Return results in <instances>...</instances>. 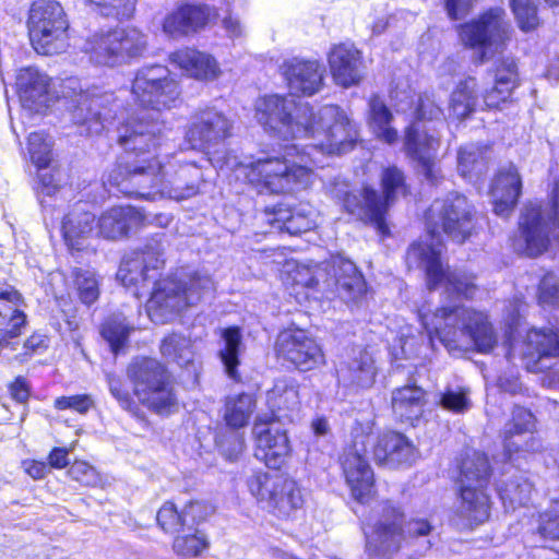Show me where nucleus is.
Instances as JSON below:
<instances>
[{"instance_id":"obj_63","label":"nucleus","mask_w":559,"mask_h":559,"mask_svg":"<svg viewBox=\"0 0 559 559\" xmlns=\"http://www.w3.org/2000/svg\"><path fill=\"white\" fill-rule=\"evenodd\" d=\"M181 7L169 13L163 23V31L170 37L177 38L194 33L192 24L187 20Z\"/></svg>"},{"instance_id":"obj_58","label":"nucleus","mask_w":559,"mask_h":559,"mask_svg":"<svg viewBox=\"0 0 559 559\" xmlns=\"http://www.w3.org/2000/svg\"><path fill=\"white\" fill-rule=\"evenodd\" d=\"M355 142H320L319 144H311L308 146L307 155L309 156L311 163L319 167H324L323 160L320 156L325 155H342L347 150H353Z\"/></svg>"},{"instance_id":"obj_51","label":"nucleus","mask_w":559,"mask_h":559,"mask_svg":"<svg viewBox=\"0 0 559 559\" xmlns=\"http://www.w3.org/2000/svg\"><path fill=\"white\" fill-rule=\"evenodd\" d=\"M510 8L522 32H534L542 25L535 0H510Z\"/></svg>"},{"instance_id":"obj_25","label":"nucleus","mask_w":559,"mask_h":559,"mask_svg":"<svg viewBox=\"0 0 559 559\" xmlns=\"http://www.w3.org/2000/svg\"><path fill=\"white\" fill-rule=\"evenodd\" d=\"M373 456L379 465L396 468L411 465L416 459V450L404 435L390 431L379 436Z\"/></svg>"},{"instance_id":"obj_4","label":"nucleus","mask_w":559,"mask_h":559,"mask_svg":"<svg viewBox=\"0 0 559 559\" xmlns=\"http://www.w3.org/2000/svg\"><path fill=\"white\" fill-rule=\"evenodd\" d=\"M214 290L212 277L198 271L181 274L179 277L164 278L153 288L146 304V312L154 323L164 324L187 307L212 298Z\"/></svg>"},{"instance_id":"obj_38","label":"nucleus","mask_w":559,"mask_h":559,"mask_svg":"<svg viewBox=\"0 0 559 559\" xmlns=\"http://www.w3.org/2000/svg\"><path fill=\"white\" fill-rule=\"evenodd\" d=\"M425 391L415 384H407L393 390L391 406L394 415L402 421L418 419L426 403Z\"/></svg>"},{"instance_id":"obj_20","label":"nucleus","mask_w":559,"mask_h":559,"mask_svg":"<svg viewBox=\"0 0 559 559\" xmlns=\"http://www.w3.org/2000/svg\"><path fill=\"white\" fill-rule=\"evenodd\" d=\"M76 106L69 114L71 126H64L70 129L64 133L68 138H90L100 136L104 130L102 112L98 110L103 103V97L80 94Z\"/></svg>"},{"instance_id":"obj_60","label":"nucleus","mask_w":559,"mask_h":559,"mask_svg":"<svg viewBox=\"0 0 559 559\" xmlns=\"http://www.w3.org/2000/svg\"><path fill=\"white\" fill-rule=\"evenodd\" d=\"M31 163L41 171L48 168L55 160V154L50 142H27L25 148Z\"/></svg>"},{"instance_id":"obj_49","label":"nucleus","mask_w":559,"mask_h":559,"mask_svg":"<svg viewBox=\"0 0 559 559\" xmlns=\"http://www.w3.org/2000/svg\"><path fill=\"white\" fill-rule=\"evenodd\" d=\"M284 476L266 472H254L248 479V487L252 496L270 507L281 487Z\"/></svg>"},{"instance_id":"obj_9","label":"nucleus","mask_w":559,"mask_h":559,"mask_svg":"<svg viewBox=\"0 0 559 559\" xmlns=\"http://www.w3.org/2000/svg\"><path fill=\"white\" fill-rule=\"evenodd\" d=\"M134 393L143 405L164 415L177 408V397L165 367L153 358H135L128 367Z\"/></svg>"},{"instance_id":"obj_64","label":"nucleus","mask_w":559,"mask_h":559,"mask_svg":"<svg viewBox=\"0 0 559 559\" xmlns=\"http://www.w3.org/2000/svg\"><path fill=\"white\" fill-rule=\"evenodd\" d=\"M538 532L545 538L559 539V502L540 514Z\"/></svg>"},{"instance_id":"obj_8","label":"nucleus","mask_w":559,"mask_h":559,"mask_svg":"<svg viewBox=\"0 0 559 559\" xmlns=\"http://www.w3.org/2000/svg\"><path fill=\"white\" fill-rule=\"evenodd\" d=\"M147 48V37L138 28H114L92 34L83 50L92 63L117 67L142 56Z\"/></svg>"},{"instance_id":"obj_21","label":"nucleus","mask_w":559,"mask_h":559,"mask_svg":"<svg viewBox=\"0 0 559 559\" xmlns=\"http://www.w3.org/2000/svg\"><path fill=\"white\" fill-rule=\"evenodd\" d=\"M328 61L333 80L337 85L349 87L358 84L364 76L361 52L353 44H338L331 48Z\"/></svg>"},{"instance_id":"obj_61","label":"nucleus","mask_w":559,"mask_h":559,"mask_svg":"<svg viewBox=\"0 0 559 559\" xmlns=\"http://www.w3.org/2000/svg\"><path fill=\"white\" fill-rule=\"evenodd\" d=\"M100 9L102 14L118 19L130 17L135 9V0H86Z\"/></svg>"},{"instance_id":"obj_34","label":"nucleus","mask_w":559,"mask_h":559,"mask_svg":"<svg viewBox=\"0 0 559 559\" xmlns=\"http://www.w3.org/2000/svg\"><path fill=\"white\" fill-rule=\"evenodd\" d=\"M519 84L520 78L515 60L512 58L497 60L491 82V109L510 103L513 91Z\"/></svg>"},{"instance_id":"obj_1","label":"nucleus","mask_w":559,"mask_h":559,"mask_svg":"<svg viewBox=\"0 0 559 559\" xmlns=\"http://www.w3.org/2000/svg\"><path fill=\"white\" fill-rule=\"evenodd\" d=\"M473 215L467 199L460 194H450L443 200H436L427 212V228L431 243H413L406 252L408 267L424 269L430 290L443 285L450 294L466 299L473 298L476 285L466 276L445 271L441 262L442 245L433 243L441 231L457 243H463L471 236Z\"/></svg>"},{"instance_id":"obj_35","label":"nucleus","mask_w":559,"mask_h":559,"mask_svg":"<svg viewBox=\"0 0 559 559\" xmlns=\"http://www.w3.org/2000/svg\"><path fill=\"white\" fill-rule=\"evenodd\" d=\"M266 213L274 217L270 222L281 230L290 235H298L312 229L316 226L314 211L308 204L297 207H285L283 204L266 209Z\"/></svg>"},{"instance_id":"obj_56","label":"nucleus","mask_w":559,"mask_h":559,"mask_svg":"<svg viewBox=\"0 0 559 559\" xmlns=\"http://www.w3.org/2000/svg\"><path fill=\"white\" fill-rule=\"evenodd\" d=\"M163 126L158 121L147 120L143 115L141 118H131L123 126V133L117 140H133L138 136L157 138L162 136Z\"/></svg>"},{"instance_id":"obj_29","label":"nucleus","mask_w":559,"mask_h":559,"mask_svg":"<svg viewBox=\"0 0 559 559\" xmlns=\"http://www.w3.org/2000/svg\"><path fill=\"white\" fill-rule=\"evenodd\" d=\"M233 135L229 119L222 112L207 108L192 116L186 140H225Z\"/></svg>"},{"instance_id":"obj_32","label":"nucleus","mask_w":559,"mask_h":559,"mask_svg":"<svg viewBox=\"0 0 559 559\" xmlns=\"http://www.w3.org/2000/svg\"><path fill=\"white\" fill-rule=\"evenodd\" d=\"M170 60L187 75L201 81H213L221 74L217 61L209 53L195 49H181L170 55Z\"/></svg>"},{"instance_id":"obj_33","label":"nucleus","mask_w":559,"mask_h":559,"mask_svg":"<svg viewBox=\"0 0 559 559\" xmlns=\"http://www.w3.org/2000/svg\"><path fill=\"white\" fill-rule=\"evenodd\" d=\"M266 401L272 415H264V418L276 421L290 419L289 413L296 411L300 404L297 382L286 378L276 380L267 392Z\"/></svg>"},{"instance_id":"obj_30","label":"nucleus","mask_w":559,"mask_h":559,"mask_svg":"<svg viewBox=\"0 0 559 559\" xmlns=\"http://www.w3.org/2000/svg\"><path fill=\"white\" fill-rule=\"evenodd\" d=\"M441 116L442 111L435 100L427 94L420 95L415 110L404 126V140H436L435 124Z\"/></svg>"},{"instance_id":"obj_24","label":"nucleus","mask_w":559,"mask_h":559,"mask_svg":"<svg viewBox=\"0 0 559 559\" xmlns=\"http://www.w3.org/2000/svg\"><path fill=\"white\" fill-rule=\"evenodd\" d=\"M292 94L313 95L322 84L323 70L317 61L293 58L281 67Z\"/></svg>"},{"instance_id":"obj_44","label":"nucleus","mask_w":559,"mask_h":559,"mask_svg":"<svg viewBox=\"0 0 559 559\" xmlns=\"http://www.w3.org/2000/svg\"><path fill=\"white\" fill-rule=\"evenodd\" d=\"M533 492L532 484L522 475L514 476L498 487L499 497L507 510L526 506Z\"/></svg>"},{"instance_id":"obj_16","label":"nucleus","mask_w":559,"mask_h":559,"mask_svg":"<svg viewBox=\"0 0 559 559\" xmlns=\"http://www.w3.org/2000/svg\"><path fill=\"white\" fill-rule=\"evenodd\" d=\"M352 443L347 445L341 456V465L355 499L361 501L367 497L373 486V472L367 460V443H370V433L360 429L352 432Z\"/></svg>"},{"instance_id":"obj_45","label":"nucleus","mask_w":559,"mask_h":559,"mask_svg":"<svg viewBox=\"0 0 559 559\" xmlns=\"http://www.w3.org/2000/svg\"><path fill=\"white\" fill-rule=\"evenodd\" d=\"M487 162L481 152L473 144L462 146L457 153V169L462 177L477 182L487 171Z\"/></svg>"},{"instance_id":"obj_36","label":"nucleus","mask_w":559,"mask_h":559,"mask_svg":"<svg viewBox=\"0 0 559 559\" xmlns=\"http://www.w3.org/2000/svg\"><path fill=\"white\" fill-rule=\"evenodd\" d=\"M86 203H78L63 218L62 233L67 245L80 250L82 241L95 230V215L86 210Z\"/></svg>"},{"instance_id":"obj_17","label":"nucleus","mask_w":559,"mask_h":559,"mask_svg":"<svg viewBox=\"0 0 559 559\" xmlns=\"http://www.w3.org/2000/svg\"><path fill=\"white\" fill-rule=\"evenodd\" d=\"M277 357L300 371H309L324 364V354L314 338L300 329L282 331L275 343Z\"/></svg>"},{"instance_id":"obj_62","label":"nucleus","mask_w":559,"mask_h":559,"mask_svg":"<svg viewBox=\"0 0 559 559\" xmlns=\"http://www.w3.org/2000/svg\"><path fill=\"white\" fill-rule=\"evenodd\" d=\"M181 7L169 13L163 23V31L170 37L177 38L194 33L192 24L187 20Z\"/></svg>"},{"instance_id":"obj_53","label":"nucleus","mask_w":559,"mask_h":559,"mask_svg":"<svg viewBox=\"0 0 559 559\" xmlns=\"http://www.w3.org/2000/svg\"><path fill=\"white\" fill-rule=\"evenodd\" d=\"M513 28L501 8H491V55L501 52L511 39Z\"/></svg>"},{"instance_id":"obj_31","label":"nucleus","mask_w":559,"mask_h":559,"mask_svg":"<svg viewBox=\"0 0 559 559\" xmlns=\"http://www.w3.org/2000/svg\"><path fill=\"white\" fill-rule=\"evenodd\" d=\"M144 216L133 206H114L104 212L97 222V234L106 239H119L140 227Z\"/></svg>"},{"instance_id":"obj_40","label":"nucleus","mask_w":559,"mask_h":559,"mask_svg":"<svg viewBox=\"0 0 559 559\" xmlns=\"http://www.w3.org/2000/svg\"><path fill=\"white\" fill-rule=\"evenodd\" d=\"M221 337L222 342L218 349V356L224 366L225 372L230 379L239 381V355L245 348V345L242 344L241 331L237 326L222 329Z\"/></svg>"},{"instance_id":"obj_55","label":"nucleus","mask_w":559,"mask_h":559,"mask_svg":"<svg viewBox=\"0 0 559 559\" xmlns=\"http://www.w3.org/2000/svg\"><path fill=\"white\" fill-rule=\"evenodd\" d=\"M429 143L405 142L404 150L414 160L418 162L425 178L433 183L437 180L436 163Z\"/></svg>"},{"instance_id":"obj_27","label":"nucleus","mask_w":559,"mask_h":559,"mask_svg":"<svg viewBox=\"0 0 559 559\" xmlns=\"http://www.w3.org/2000/svg\"><path fill=\"white\" fill-rule=\"evenodd\" d=\"M522 180L513 165L499 169L491 183V204L499 216H509L521 194Z\"/></svg>"},{"instance_id":"obj_7","label":"nucleus","mask_w":559,"mask_h":559,"mask_svg":"<svg viewBox=\"0 0 559 559\" xmlns=\"http://www.w3.org/2000/svg\"><path fill=\"white\" fill-rule=\"evenodd\" d=\"M549 198L551 205L538 202L525 204L520 222V235L514 240V249L527 257H537L547 250L551 239L558 237L559 229V177L555 178Z\"/></svg>"},{"instance_id":"obj_50","label":"nucleus","mask_w":559,"mask_h":559,"mask_svg":"<svg viewBox=\"0 0 559 559\" xmlns=\"http://www.w3.org/2000/svg\"><path fill=\"white\" fill-rule=\"evenodd\" d=\"M131 325L122 314H112L102 325V336L106 340L111 350L117 354L128 341Z\"/></svg>"},{"instance_id":"obj_43","label":"nucleus","mask_w":559,"mask_h":559,"mask_svg":"<svg viewBox=\"0 0 559 559\" xmlns=\"http://www.w3.org/2000/svg\"><path fill=\"white\" fill-rule=\"evenodd\" d=\"M534 428L535 419L533 414L524 407H514L512 419L504 428V448L509 455L520 451V444L516 441H512V439L526 432L532 433Z\"/></svg>"},{"instance_id":"obj_42","label":"nucleus","mask_w":559,"mask_h":559,"mask_svg":"<svg viewBox=\"0 0 559 559\" xmlns=\"http://www.w3.org/2000/svg\"><path fill=\"white\" fill-rule=\"evenodd\" d=\"M255 407L257 401L253 394L240 393L228 396L225 402L224 412L227 427L240 429L247 426Z\"/></svg>"},{"instance_id":"obj_41","label":"nucleus","mask_w":559,"mask_h":559,"mask_svg":"<svg viewBox=\"0 0 559 559\" xmlns=\"http://www.w3.org/2000/svg\"><path fill=\"white\" fill-rule=\"evenodd\" d=\"M369 126L379 140H396L399 118L393 117L379 96L369 100Z\"/></svg>"},{"instance_id":"obj_37","label":"nucleus","mask_w":559,"mask_h":559,"mask_svg":"<svg viewBox=\"0 0 559 559\" xmlns=\"http://www.w3.org/2000/svg\"><path fill=\"white\" fill-rule=\"evenodd\" d=\"M319 128H325L326 135L335 140H357L358 136L356 123L337 106H325L320 110L319 120L314 117L313 136Z\"/></svg>"},{"instance_id":"obj_23","label":"nucleus","mask_w":559,"mask_h":559,"mask_svg":"<svg viewBox=\"0 0 559 559\" xmlns=\"http://www.w3.org/2000/svg\"><path fill=\"white\" fill-rule=\"evenodd\" d=\"M336 374L338 383L344 386L370 388L377 374L373 357L364 348H353L338 364Z\"/></svg>"},{"instance_id":"obj_18","label":"nucleus","mask_w":559,"mask_h":559,"mask_svg":"<svg viewBox=\"0 0 559 559\" xmlns=\"http://www.w3.org/2000/svg\"><path fill=\"white\" fill-rule=\"evenodd\" d=\"M252 433L257 445L255 457L270 468H280L290 452L288 437L280 421L258 416Z\"/></svg>"},{"instance_id":"obj_19","label":"nucleus","mask_w":559,"mask_h":559,"mask_svg":"<svg viewBox=\"0 0 559 559\" xmlns=\"http://www.w3.org/2000/svg\"><path fill=\"white\" fill-rule=\"evenodd\" d=\"M559 355V326L552 329H531L523 343L522 356L526 369L539 372L549 368L546 361Z\"/></svg>"},{"instance_id":"obj_3","label":"nucleus","mask_w":559,"mask_h":559,"mask_svg":"<svg viewBox=\"0 0 559 559\" xmlns=\"http://www.w3.org/2000/svg\"><path fill=\"white\" fill-rule=\"evenodd\" d=\"M420 320L430 340L437 337L449 349L462 348L463 340H471L479 353L489 352L488 317L472 309L439 308L433 313H421Z\"/></svg>"},{"instance_id":"obj_54","label":"nucleus","mask_w":559,"mask_h":559,"mask_svg":"<svg viewBox=\"0 0 559 559\" xmlns=\"http://www.w3.org/2000/svg\"><path fill=\"white\" fill-rule=\"evenodd\" d=\"M72 275L80 300L86 306L94 304L99 297V282L95 272L74 269Z\"/></svg>"},{"instance_id":"obj_15","label":"nucleus","mask_w":559,"mask_h":559,"mask_svg":"<svg viewBox=\"0 0 559 559\" xmlns=\"http://www.w3.org/2000/svg\"><path fill=\"white\" fill-rule=\"evenodd\" d=\"M164 243L160 238H152L143 250L126 255L116 274L117 280L126 287H135L138 290L153 282L154 288L160 281L157 280L158 270L164 265Z\"/></svg>"},{"instance_id":"obj_22","label":"nucleus","mask_w":559,"mask_h":559,"mask_svg":"<svg viewBox=\"0 0 559 559\" xmlns=\"http://www.w3.org/2000/svg\"><path fill=\"white\" fill-rule=\"evenodd\" d=\"M0 300L9 302L0 307V349H2L10 347L12 340L22 334L27 320L20 308L23 305V297L13 286H0Z\"/></svg>"},{"instance_id":"obj_6","label":"nucleus","mask_w":559,"mask_h":559,"mask_svg":"<svg viewBox=\"0 0 559 559\" xmlns=\"http://www.w3.org/2000/svg\"><path fill=\"white\" fill-rule=\"evenodd\" d=\"M255 118L270 135H314L312 108L306 102L297 103L293 95H269L257 99Z\"/></svg>"},{"instance_id":"obj_13","label":"nucleus","mask_w":559,"mask_h":559,"mask_svg":"<svg viewBox=\"0 0 559 559\" xmlns=\"http://www.w3.org/2000/svg\"><path fill=\"white\" fill-rule=\"evenodd\" d=\"M132 95L141 106L162 111L177 105L180 91L167 67L152 64L136 71L132 82Z\"/></svg>"},{"instance_id":"obj_47","label":"nucleus","mask_w":559,"mask_h":559,"mask_svg":"<svg viewBox=\"0 0 559 559\" xmlns=\"http://www.w3.org/2000/svg\"><path fill=\"white\" fill-rule=\"evenodd\" d=\"M160 353L167 360L176 362L180 367L191 364L194 357L190 338L176 333L163 340Z\"/></svg>"},{"instance_id":"obj_5","label":"nucleus","mask_w":559,"mask_h":559,"mask_svg":"<svg viewBox=\"0 0 559 559\" xmlns=\"http://www.w3.org/2000/svg\"><path fill=\"white\" fill-rule=\"evenodd\" d=\"M382 195L369 186L360 191L348 192L344 197L345 210L364 222L372 223L378 231L385 235L389 229L384 222L388 209L401 195L408 193V186L402 169L396 166H388L380 175Z\"/></svg>"},{"instance_id":"obj_52","label":"nucleus","mask_w":559,"mask_h":559,"mask_svg":"<svg viewBox=\"0 0 559 559\" xmlns=\"http://www.w3.org/2000/svg\"><path fill=\"white\" fill-rule=\"evenodd\" d=\"M174 550L183 558H193L202 554L207 547L209 542L200 530L192 532H182L174 540Z\"/></svg>"},{"instance_id":"obj_12","label":"nucleus","mask_w":559,"mask_h":559,"mask_svg":"<svg viewBox=\"0 0 559 559\" xmlns=\"http://www.w3.org/2000/svg\"><path fill=\"white\" fill-rule=\"evenodd\" d=\"M460 492L463 512L476 524L489 519V498L486 493L489 483V463L485 454L473 452L461 463Z\"/></svg>"},{"instance_id":"obj_10","label":"nucleus","mask_w":559,"mask_h":559,"mask_svg":"<svg viewBox=\"0 0 559 559\" xmlns=\"http://www.w3.org/2000/svg\"><path fill=\"white\" fill-rule=\"evenodd\" d=\"M404 513L401 508L391 501L382 506L381 520L371 536L367 539V550L371 559H391L405 540V531L402 527ZM432 530L426 520H412L406 524L409 537L427 536Z\"/></svg>"},{"instance_id":"obj_39","label":"nucleus","mask_w":559,"mask_h":559,"mask_svg":"<svg viewBox=\"0 0 559 559\" xmlns=\"http://www.w3.org/2000/svg\"><path fill=\"white\" fill-rule=\"evenodd\" d=\"M462 43L472 49L476 63H483L489 47V14L484 13L478 20L460 26Z\"/></svg>"},{"instance_id":"obj_28","label":"nucleus","mask_w":559,"mask_h":559,"mask_svg":"<svg viewBox=\"0 0 559 559\" xmlns=\"http://www.w3.org/2000/svg\"><path fill=\"white\" fill-rule=\"evenodd\" d=\"M333 285L340 299L345 304L358 305L366 295V282L356 265L342 258L332 262Z\"/></svg>"},{"instance_id":"obj_2","label":"nucleus","mask_w":559,"mask_h":559,"mask_svg":"<svg viewBox=\"0 0 559 559\" xmlns=\"http://www.w3.org/2000/svg\"><path fill=\"white\" fill-rule=\"evenodd\" d=\"M124 156V174L114 171L110 181L126 195L151 200L167 194L175 200L189 199L198 193L195 185L183 187L177 178L179 170L173 158H160L156 142H120Z\"/></svg>"},{"instance_id":"obj_11","label":"nucleus","mask_w":559,"mask_h":559,"mask_svg":"<svg viewBox=\"0 0 559 559\" xmlns=\"http://www.w3.org/2000/svg\"><path fill=\"white\" fill-rule=\"evenodd\" d=\"M28 34L32 46L41 55H55L68 46V22L60 3L36 0L29 10Z\"/></svg>"},{"instance_id":"obj_59","label":"nucleus","mask_w":559,"mask_h":559,"mask_svg":"<svg viewBox=\"0 0 559 559\" xmlns=\"http://www.w3.org/2000/svg\"><path fill=\"white\" fill-rule=\"evenodd\" d=\"M538 302L544 308H559V275L548 272L538 286Z\"/></svg>"},{"instance_id":"obj_57","label":"nucleus","mask_w":559,"mask_h":559,"mask_svg":"<svg viewBox=\"0 0 559 559\" xmlns=\"http://www.w3.org/2000/svg\"><path fill=\"white\" fill-rule=\"evenodd\" d=\"M215 441L222 455L229 461H236L245 449L243 435L239 429L227 427L217 433Z\"/></svg>"},{"instance_id":"obj_26","label":"nucleus","mask_w":559,"mask_h":559,"mask_svg":"<svg viewBox=\"0 0 559 559\" xmlns=\"http://www.w3.org/2000/svg\"><path fill=\"white\" fill-rule=\"evenodd\" d=\"M16 87L23 107L39 112L50 106L49 78L37 69L20 70Z\"/></svg>"},{"instance_id":"obj_48","label":"nucleus","mask_w":559,"mask_h":559,"mask_svg":"<svg viewBox=\"0 0 559 559\" xmlns=\"http://www.w3.org/2000/svg\"><path fill=\"white\" fill-rule=\"evenodd\" d=\"M302 503V495L297 484L284 477L270 508L276 510L281 516H288L293 511L301 508Z\"/></svg>"},{"instance_id":"obj_14","label":"nucleus","mask_w":559,"mask_h":559,"mask_svg":"<svg viewBox=\"0 0 559 559\" xmlns=\"http://www.w3.org/2000/svg\"><path fill=\"white\" fill-rule=\"evenodd\" d=\"M252 171L258 181L270 193H290L311 183L312 171L307 165L290 164L278 157L258 159Z\"/></svg>"},{"instance_id":"obj_46","label":"nucleus","mask_w":559,"mask_h":559,"mask_svg":"<svg viewBox=\"0 0 559 559\" xmlns=\"http://www.w3.org/2000/svg\"><path fill=\"white\" fill-rule=\"evenodd\" d=\"M475 81L473 79L460 82L452 92L449 116L459 121L465 119L473 110L476 103Z\"/></svg>"}]
</instances>
